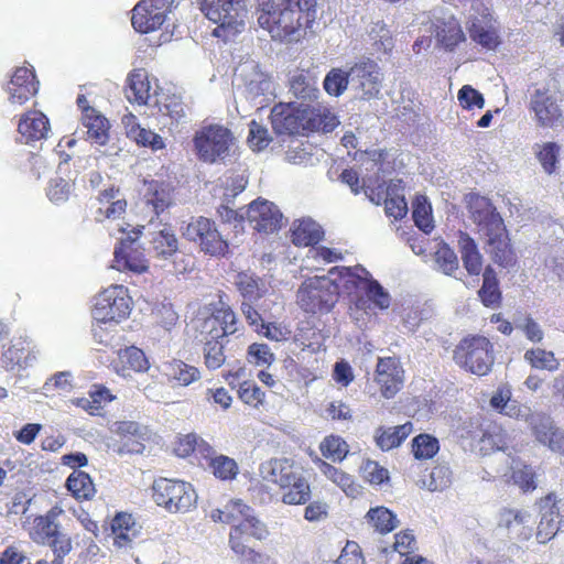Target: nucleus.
Segmentation results:
<instances>
[{
	"instance_id": "obj_56",
	"label": "nucleus",
	"mask_w": 564,
	"mask_h": 564,
	"mask_svg": "<svg viewBox=\"0 0 564 564\" xmlns=\"http://www.w3.org/2000/svg\"><path fill=\"white\" fill-rule=\"evenodd\" d=\"M325 91L330 96L341 95L348 86V73L340 68H332L323 83Z\"/></svg>"
},
{
	"instance_id": "obj_22",
	"label": "nucleus",
	"mask_w": 564,
	"mask_h": 564,
	"mask_svg": "<svg viewBox=\"0 0 564 564\" xmlns=\"http://www.w3.org/2000/svg\"><path fill=\"white\" fill-rule=\"evenodd\" d=\"M435 39L441 47L454 52L466 41L460 22L454 17L438 19L435 23Z\"/></svg>"
},
{
	"instance_id": "obj_2",
	"label": "nucleus",
	"mask_w": 564,
	"mask_h": 564,
	"mask_svg": "<svg viewBox=\"0 0 564 564\" xmlns=\"http://www.w3.org/2000/svg\"><path fill=\"white\" fill-rule=\"evenodd\" d=\"M270 123L278 135H308L311 132H330L338 126L337 117L324 106L278 102L270 111Z\"/></svg>"
},
{
	"instance_id": "obj_59",
	"label": "nucleus",
	"mask_w": 564,
	"mask_h": 564,
	"mask_svg": "<svg viewBox=\"0 0 564 564\" xmlns=\"http://www.w3.org/2000/svg\"><path fill=\"white\" fill-rule=\"evenodd\" d=\"M271 142V137L265 127L252 120L249 123L248 143L253 151L265 149Z\"/></svg>"
},
{
	"instance_id": "obj_27",
	"label": "nucleus",
	"mask_w": 564,
	"mask_h": 564,
	"mask_svg": "<svg viewBox=\"0 0 564 564\" xmlns=\"http://www.w3.org/2000/svg\"><path fill=\"white\" fill-rule=\"evenodd\" d=\"M290 91L297 99L316 100L319 96L317 74L312 69H297L290 78Z\"/></svg>"
},
{
	"instance_id": "obj_37",
	"label": "nucleus",
	"mask_w": 564,
	"mask_h": 564,
	"mask_svg": "<svg viewBox=\"0 0 564 564\" xmlns=\"http://www.w3.org/2000/svg\"><path fill=\"white\" fill-rule=\"evenodd\" d=\"M113 370L122 376L130 377L132 372H143L150 369V361L147 355H117L111 360Z\"/></svg>"
},
{
	"instance_id": "obj_60",
	"label": "nucleus",
	"mask_w": 564,
	"mask_h": 564,
	"mask_svg": "<svg viewBox=\"0 0 564 564\" xmlns=\"http://www.w3.org/2000/svg\"><path fill=\"white\" fill-rule=\"evenodd\" d=\"M457 98L459 105L464 109H473L478 108L482 109L485 107V98L481 93L471 87L470 85H464L457 94Z\"/></svg>"
},
{
	"instance_id": "obj_16",
	"label": "nucleus",
	"mask_w": 564,
	"mask_h": 564,
	"mask_svg": "<svg viewBox=\"0 0 564 564\" xmlns=\"http://www.w3.org/2000/svg\"><path fill=\"white\" fill-rule=\"evenodd\" d=\"M376 372L382 395L387 399L393 398L404 381V370L399 358L395 355L379 358Z\"/></svg>"
},
{
	"instance_id": "obj_1",
	"label": "nucleus",
	"mask_w": 564,
	"mask_h": 564,
	"mask_svg": "<svg viewBox=\"0 0 564 564\" xmlns=\"http://www.w3.org/2000/svg\"><path fill=\"white\" fill-rule=\"evenodd\" d=\"M260 7L259 25L288 43L304 39L317 14V0H261Z\"/></svg>"
},
{
	"instance_id": "obj_39",
	"label": "nucleus",
	"mask_w": 564,
	"mask_h": 564,
	"mask_svg": "<svg viewBox=\"0 0 564 564\" xmlns=\"http://www.w3.org/2000/svg\"><path fill=\"white\" fill-rule=\"evenodd\" d=\"M61 513L62 509L55 507L52 508L45 516L37 517L34 520L35 541L44 544L59 531L56 519Z\"/></svg>"
},
{
	"instance_id": "obj_51",
	"label": "nucleus",
	"mask_w": 564,
	"mask_h": 564,
	"mask_svg": "<svg viewBox=\"0 0 564 564\" xmlns=\"http://www.w3.org/2000/svg\"><path fill=\"white\" fill-rule=\"evenodd\" d=\"M319 448L326 458L334 462L343 460L349 452V445L339 436L334 435L325 437Z\"/></svg>"
},
{
	"instance_id": "obj_18",
	"label": "nucleus",
	"mask_w": 564,
	"mask_h": 564,
	"mask_svg": "<svg viewBox=\"0 0 564 564\" xmlns=\"http://www.w3.org/2000/svg\"><path fill=\"white\" fill-rule=\"evenodd\" d=\"M466 207L473 221L484 232L505 224L502 217L487 197L479 194H469L466 198Z\"/></svg>"
},
{
	"instance_id": "obj_20",
	"label": "nucleus",
	"mask_w": 564,
	"mask_h": 564,
	"mask_svg": "<svg viewBox=\"0 0 564 564\" xmlns=\"http://www.w3.org/2000/svg\"><path fill=\"white\" fill-rule=\"evenodd\" d=\"M299 471L300 468L288 458H271L259 467L261 478L278 485L281 489H286L290 480H299Z\"/></svg>"
},
{
	"instance_id": "obj_53",
	"label": "nucleus",
	"mask_w": 564,
	"mask_h": 564,
	"mask_svg": "<svg viewBox=\"0 0 564 564\" xmlns=\"http://www.w3.org/2000/svg\"><path fill=\"white\" fill-rule=\"evenodd\" d=\"M434 259L440 270L445 274H452L458 269V258L455 251L445 242L438 245Z\"/></svg>"
},
{
	"instance_id": "obj_63",
	"label": "nucleus",
	"mask_w": 564,
	"mask_h": 564,
	"mask_svg": "<svg viewBox=\"0 0 564 564\" xmlns=\"http://www.w3.org/2000/svg\"><path fill=\"white\" fill-rule=\"evenodd\" d=\"M73 184L62 177L53 178L47 188V197L51 202L58 204L68 199Z\"/></svg>"
},
{
	"instance_id": "obj_44",
	"label": "nucleus",
	"mask_w": 564,
	"mask_h": 564,
	"mask_svg": "<svg viewBox=\"0 0 564 564\" xmlns=\"http://www.w3.org/2000/svg\"><path fill=\"white\" fill-rule=\"evenodd\" d=\"M66 487L77 499H90L95 494L90 476L82 470H74L68 476Z\"/></svg>"
},
{
	"instance_id": "obj_4",
	"label": "nucleus",
	"mask_w": 564,
	"mask_h": 564,
	"mask_svg": "<svg viewBox=\"0 0 564 564\" xmlns=\"http://www.w3.org/2000/svg\"><path fill=\"white\" fill-rule=\"evenodd\" d=\"M133 306L127 286L111 284L99 291L91 300L93 326H117L129 318Z\"/></svg>"
},
{
	"instance_id": "obj_42",
	"label": "nucleus",
	"mask_w": 564,
	"mask_h": 564,
	"mask_svg": "<svg viewBox=\"0 0 564 564\" xmlns=\"http://www.w3.org/2000/svg\"><path fill=\"white\" fill-rule=\"evenodd\" d=\"M239 512L243 516V520L240 521L236 528H238L243 534H248L258 540L265 539L268 530L265 524L251 514V509L242 503H237Z\"/></svg>"
},
{
	"instance_id": "obj_35",
	"label": "nucleus",
	"mask_w": 564,
	"mask_h": 564,
	"mask_svg": "<svg viewBox=\"0 0 564 564\" xmlns=\"http://www.w3.org/2000/svg\"><path fill=\"white\" fill-rule=\"evenodd\" d=\"M145 200L156 215L163 213L172 204V187L165 182L151 181L147 184Z\"/></svg>"
},
{
	"instance_id": "obj_49",
	"label": "nucleus",
	"mask_w": 564,
	"mask_h": 564,
	"mask_svg": "<svg viewBox=\"0 0 564 564\" xmlns=\"http://www.w3.org/2000/svg\"><path fill=\"white\" fill-rule=\"evenodd\" d=\"M438 449V440L432 435L420 434L412 441V452L416 459L432 458Z\"/></svg>"
},
{
	"instance_id": "obj_6",
	"label": "nucleus",
	"mask_w": 564,
	"mask_h": 564,
	"mask_svg": "<svg viewBox=\"0 0 564 564\" xmlns=\"http://www.w3.org/2000/svg\"><path fill=\"white\" fill-rule=\"evenodd\" d=\"M183 237L194 243L199 252L210 258L223 259L230 256V243L221 235L216 223L207 217L192 218L183 229Z\"/></svg>"
},
{
	"instance_id": "obj_47",
	"label": "nucleus",
	"mask_w": 564,
	"mask_h": 564,
	"mask_svg": "<svg viewBox=\"0 0 564 564\" xmlns=\"http://www.w3.org/2000/svg\"><path fill=\"white\" fill-rule=\"evenodd\" d=\"M284 490L282 501L286 505L305 503L311 496L310 485L303 477L301 470L299 471V480H290V485Z\"/></svg>"
},
{
	"instance_id": "obj_26",
	"label": "nucleus",
	"mask_w": 564,
	"mask_h": 564,
	"mask_svg": "<svg viewBox=\"0 0 564 564\" xmlns=\"http://www.w3.org/2000/svg\"><path fill=\"white\" fill-rule=\"evenodd\" d=\"M377 204H384L386 214L395 220L402 219L408 213V203L404 195L400 193V188L395 184H379Z\"/></svg>"
},
{
	"instance_id": "obj_30",
	"label": "nucleus",
	"mask_w": 564,
	"mask_h": 564,
	"mask_svg": "<svg viewBox=\"0 0 564 564\" xmlns=\"http://www.w3.org/2000/svg\"><path fill=\"white\" fill-rule=\"evenodd\" d=\"M151 85L144 69H133L127 78L126 97L132 104L147 105Z\"/></svg>"
},
{
	"instance_id": "obj_31",
	"label": "nucleus",
	"mask_w": 564,
	"mask_h": 564,
	"mask_svg": "<svg viewBox=\"0 0 564 564\" xmlns=\"http://www.w3.org/2000/svg\"><path fill=\"white\" fill-rule=\"evenodd\" d=\"M458 248L464 268L470 275H478L482 269V256L476 241L465 231H458Z\"/></svg>"
},
{
	"instance_id": "obj_7",
	"label": "nucleus",
	"mask_w": 564,
	"mask_h": 564,
	"mask_svg": "<svg viewBox=\"0 0 564 564\" xmlns=\"http://www.w3.org/2000/svg\"><path fill=\"white\" fill-rule=\"evenodd\" d=\"M238 319L232 308L223 301L212 305V313L204 319L205 352H221L229 335L238 330Z\"/></svg>"
},
{
	"instance_id": "obj_36",
	"label": "nucleus",
	"mask_w": 564,
	"mask_h": 564,
	"mask_svg": "<svg viewBox=\"0 0 564 564\" xmlns=\"http://www.w3.org/2000/svg\"><path fill=\"white\" fill-rule=\"evenodd\" d=\"M151 246L155 257L162 259H169L178 251L177 237L175 232L167 227L153 234Z\"/></svg>"
},
{
	"instance_id": "obj_8",
	"label": "nucleus",
	"mask_w": 564,
	"mask_h": 564,
	"mask_svg": "<svg viewBox=\"0 0 564 564\" xmlns=\"http://www.w3.org/2000/svg\"><path fill=\"white\" fill-rule=\"evenodd\" d=\"M234 141L232 132L221 124L203 126L193 138L197 159L208 164L224 161L229 155Z\"/></svg>"
},
{
	"instance_id": "obj_9",
	"label": "nucleus",
	"mask_w": 564,
	"mask_h": 564,
	"mask_svg": "<svg viewBox=\"0 0 564 564\" xmlns=\"http://www.w3.org/2000/svg\"><path fill=\"white\" fill-rule=\"evenodd\" d=\"M391 296L360 264H355V307L377 314L390 307Z\"/></svg>"
},
{
	"instance_id": "obj_32",
	"label": "nucleus",
	"mask_w": 564,
	"mask_h": 564,
	"mask_svg": "<svg viewBox=\"0 0 564 564\" xmlns=\"http://www.w3.org/2000/svg\"><path fill=\"white\" fill-rule=\"evenodd\" d=\"M469 37L481 47L496 51L501 44L499 30L494 24H484L479 20H474L467 28Z\"/></svg>"
},
{
	"instance_id": "obj_25",
	"label": "nucleus",
	"mask_w": 564,
	"mask_h": 564,
	"mask_svg": "<svg viewBox=\"0 0 564 564\" xmlns=\"http://www.w3.org/2000/svg\"><path fill=\"white\" fill-rule=\"evenodd\" d=\"M99 207L96 210V221L106 219H118L127 209V200L119 197V188L111 186L101 191L97 197Z\"/></svg>"
},
{
	"instance_id": "obj_28",
	"label": "nucleus",
	"mask_w": 564,
	"mask_h": 564,
	"mask_svg": "<svg viewBox=\"0 0 564 564\" xmlns=\"http://www.w3.org/2000/svg\"><path fill=\"white\" fill-rule=\"evenodd\" d=\"M413 433V424L408 421L397 426H379L375 431L376 445L381 451H390L399 447Z\"/></svg>"
},
{
	"instance_id": "obj_61",
	"label": "nucleus",
	"mask_w": 564,
	"mask_h": 564,
	"mask_svg": "<svg viewBox=\"0 0 564 564\" xmlns=\"http://www.w3.org/2000/svg\"><path fill=\"white\" fill-rule=\"evenodd\" d=\"M511 477L513 482L525 491L535 488L532 468L521 462H517L514 466H512Z\"/></svg>"
},
{
	"instance_id": "obj_38",
	"label": "nucleus",
	"mask_w": 564,
	"mask_h": 564,
	"mask_svg": "<svg viewBox=\"0 0 564 564\" xmlns=\"http://www.w3.org/2000/svg\"><path fill=\"white\" fill-rule=\"evenodd\" d=\"M367 522L380 533H389L400 524L398 517L386 507L371 508L366 514Z\"/></svg>"
},
{
	"instance_id": "obj_40",
	"label": "nucleus",
	"mask_w": 564,
	"mask_h": 564,
	"mask_svg": "<svg viewBox=\"0 0 564 564\" xmlns=\"http://www.w3.org/2000/svg\"><path fill=\"white\" fill-rule=\"evenodd\" d=\"M457 366L477 376L487 375L492 365V355H454Z\"/></svg>"
},
{
	"instance_id": "obj_5",
	"label": "nucleus",
	"mask_w": 564,
	"mask_h": 564,
	"mask_svg": "<svg viewBox=\"0 0 564 564\" xmlns=\"http://www.w3.org/2000/svg\"><path fill=\"white\" fill-rule=\"evenodd\" d=\"M196 3L205 18L217 24L214 36L228 39L243 28L246 0H196Z\"/></svg>"
},
{
	"instance_id": "obj_21",
	"label": "nucleus",
	"mask_w": 564,
	"mask_h": 564,
	"mask_svg": "<svg viewBox=\"0 0 564 564\" xmlns=\"http://www.w3.org/2000/svg\"><path fill=\"white\" fill-rule=\"evenodd\" d=\"M541 520L538 527L536 540L546 543L558 531L562 523L560 519L561 507L554 494H550L540 501Z\"/></svg>"
},
{
	"instance_id": "obj_29",
	"label": "nucleus",
	"mask_w": 564,
	"mask_h": 564,
	"mask_svg": "<svg viewBox=\"0 0 564 564\" xmlns=\"http://www.w3.org/2000/svg\"><path fill=\"white\" fill-rule=\"evenodd\" d=\"M82 122L87 128V139L99 145H105L109 139V121L93 107L84 108Z\"/></svg>"
},
{
	"instance_id": "obj_52",
	"label": "nucleus",
	"mask_w": 564,
	"mask_h": 564,
	"mask_svg": "<svg viewBox=\"0 0 564 564\" xmlns=\"http://www.w3.org/2000/svg\"><path fill=\"white\" fill-rule=\"evenodd\" d=\"M243 533L236 527L232 528L229 535V543L232 551L253 564L263 563V555L248 547L242 541Z\"/></svg>"
},
{
	"instance_id": "obj_24",
	"label": "nucleus",
	"mask_w": 564,
	"mask_h": 564,
	"mask_svg": "<svg viewBox=\"0 0 564 564\" xmlns=\"http://www.w3.org/2000/svg\"><path fill=\"white\" fill-rule=\"evenodd\" d=\"M50 131L48 118L39 110H29L22 115L18 123V132L25 143L45 139Z\"/></svg>"
},
{
	"instance_id": "obj_34",
	"label": "nucleus",
	"mask_w": 564,
	"mask_h": 564,
	"mask_svg": "<svg viewBox=\"0 0 564 564\" xmlns=\"http://www.w3.org/2000/svg\"><path fill=\"white\" fill-rule=\"evenodd\" d=\"M480 302L486 307H497L501 304L502 294L499 288L497 274L490 265L482 273V284L478 291Z\"/></svg>"
},
{
	"instance_id": "obj_3",
	"label": "nucleus",
	"mask_w": 564,
	"mask_h": 564,
	"mask_svg": "<svg viewBox=\"0 0 564 564\" xmlns=\"http://www.w3.org/2000/svg\"><path fill=\"white\" fill-rule=\"evenodd\" d=\"M352 283L351 267H334L328 275L305 279L297 289L296 303L300 308L312 315L329 313L338 302L341 291Z\"/></svg>"
},
{
	"instance_id": "obj_58",
	"label": "nucleus",
	"mask_w": 564,
	"mask_h": 564,
	"mask_svg": "<svg viewBox=\"0 0 564 564\" xmlns=\"http://www.w3.org/2000/svg\"><path fill=\"white\" fill-rule=\"evenodd\" d=\"M560 154V147L555 142H545L541 145V149L536 152V158L541 163L543 170L547 174H552L557 164Z\"/></svg>"
},
{
	"instance_id": "obj_48",
	"label": "nucleus",
	"mask_w": 564,
	"mask_h": 564,
	"mask_svg": "<svg viewBox=\"0 0 564 564\" xmlns=\"http://www.w3.org/2000/svg\"><path fill=\"white\" fill-rule=\"evenodd\" d=\"M368 36L372 46L378 52L388 53L393 47V37L391 31L381 21L373 23L371 30L368 33Z\"/></svg>"
},
{
	"instance_id": "obj_13",
	"label": "nucleus",
	"mask_w": 564,
	"mask_h": 564,
	"mask_svg": "<svg viewBox=\"0 0 564 564\" xmlns=\"http://www.w3.org/2000/svg\"><path fill=\"white\" fill-rule=\"evenodd\" d=\"M283 215L279 207L263 198H257L248 205L246 219L260 234H273L282 227Z\"/></svg>"
},
{
	"instance_id": "obj_33",
	"label": "nucleus",
	"mask_w": 564,
	"mask_h": 564,
	"mask_svg": "<svg viewBox=\"0 0 564 564\" xmlns=\"http://www.w3.org/2000/svg\"><path fill=\"white\" fill-rule=\"evenodd\" d=\"M159 370L169 381H176L180 386H188L199 377L195 367L188 366L178 359L162 362Z\"/></svg>"
},
{
	"instance_id": "obj_50",
	"label": "nucleus",
	"mask_w": 564,
	"mask_h": 564,
	"mask_svg": "<svg viewBox=\"0 0 564 564\" xmlns=\"http://www.w3.org/2000/svg\"><path fill=\"white\" fill-rule=\"evenodd\" d=\"M209 466L214 475L221 480H231L236 478L239 471L236 460L225 455L212 458Z\"/></svg>"
},
{
	"instance_id": "obj_64",
	"label": "nucleus",
	"mask_w": 564,
	"mask_h": 564,
	"mask_svg": "<svg viewBox=\"0 0 564 564\" xmlns=\"http://www.w3.org/2000/svg\"><path fill=\"white\" fill-rule=\"evenodd\" d=\"M538 444L564 456V430L556 424Z\"/></svg>"
},
{
	"instance_id": "obj_62",
	"label": "nucleus",
	"mask_w": 564,
	"mask_h": 564,
	"mask_svg": "<svg viewBox=\"0 0 564 564\" xmlns=\"http://www.w3.org/2000/svg\"><path fill=\"white\" fill-rule=\"evenodd\" d=\"M452 482V471L446 465L435 466L430 474L427 488L430 491H441Z\"/></svg>"
},
{
	"instance_id": "obj_43",
	"label": "nucleus",
	"mask_w": 564,
	"mask_h": 564,
	"mask_svg": "<svg viewBox=\"0 0 564 564\" xmlns=\"http://www.w3.org/2000/svg\"><path fill=\"white\" fill-rule=\"evenodd\" d=\"M111 530L115 535V544L119 547L131 542L137 535V529L132 517L127 513H120L111 521Z\"/></svg>"
},
{
	"instance_id": "obj_41",
	"label": "nucleus",
	"mask_w": 564,
	"mask_h": 564,
	"mask_svg": "<svg viewBox=\"0 0 564 564\" xmlns=\"http://www.w3.org/2000/svg\"><path fill=\"white\" fill-rule=\"evenodd\" d=\"M525 424L530 435L538 444L556 425V422L551 414L534 409Z\"/></svg>"
},
{
	"instance_id": "obj_23",
	"label": "nucleus",
	"mask_w": 564,
	"mask_h": 564,
	"mask_svg": "<svg viewBox=\"0 0 564 564\" xmlns=\"http://www.w3.org/2000/svg\"><path fill=\"white\" fill-rule=\"evenodd\" d=\"M291 241L294 246L310 249L324 240L323 227L312 218L296 219L291 227Z\"/></svg>"
},
{
	"instance_id": "obj_11",
	"label": "nucleus",
	"mask_w": 564,
	"mask_h": 564,
	"mask_svg": "<svg viewBox=\"0 0 564 564\" xmlns=\"http://www.w3.org/2000/svg\"><path fill=\"white\" fill-rule=\"evenodd\" d=\"M528 108L539 128L555 129L564 121L563 108L547 88L535 89L530 96Z\"/></svg>"
},
{
	"instance_id": "obj_19",
	"label": "nucleus",
	"mask_w": 564,
	"mask_h": 564,
	"mask_svg": "<svg viewBox=\"0 0 564 564\" xmlns=\"http://www.w3.org/2000/svg\"><path fill=\"white\" fill-rule=\"evenodd\" d=\"M381 74L372 61L355 64V97L370 99L380 91Z\"/></svg>"
},
{
	"instance_id": "obj_55",
	"label": "nucleus",
	"mask_w": 564,
	"mask_h": 564,
	"mask_svg": "<svg viewBox=\"0 0 564 564\" xmlns=\"http://www.w3.org/2000/svg\"><path fill=\"white\" fill-rule=\"evenodd\" d=\"M319 470L349 497L352 494V477L326 462L319 460Z\"/></svg>"
},
{
	"instance_id": "obj_14",
	"label": "nucleus",
	"mask_w": 564,
	"mask_h": 564,
	"mask_svg": "<svg viewBox=\"0 0 564 564\" xmlns=\"http://www.w3.org/2000/svg\"><path fill=\"white\" fill-rule=\"evenodd\" d=\"M133 234L134 237L129 236L121 239L115 248V268L119 271H131L141 274L148 271L149 262L143 250L137 246L141 230L133 231Z\"/></svg>"
},
{
	"instance_id": "obj_17",
	"label": "nucleus",
	"mask_w": 564,
	"mask_h": 564,
	"mask_svg": "<svg viewBox=\"0 0 564 564\" xmlns=\"http://www.w3.org/2000/svg\"><path fill=\"white\" fill-rule=\"evenodd\" d=\"M6 91L11 104L24 105L39 91V80L36 79L35 72L25 66L17 67L7 85Z\"/></svg>"
},
{
	"instance_id": "obj_45",
	"label": "nucleus",
	"mask_w": 564,
	"mask_h": 564,
	"mask_svg": "<svg viewBox=\"0 0 564 564\" xmlns=\"http://www.w3.org/2000/svg\"><path fill=\"white\" fill-rule=\"evenodd\" d=\"M236 285L243 299L258 301L265 293L262 280L254 274L240 272L237 275Z\"/></svg>"
},
{
	"instance_id": "obj_57",
	"label": "nucleus",
	"mask_w": 564,
	"mask_h": 564,
	"mask_svg": "<svg viewBox=\"0 0 564 564\" xmlns=\"http://www.w3.org/2000/svg\"><path fill=\"white\" fill-rule=\"evenodd\" d=\"M113 432L121 436V440L129 437H139L141 440H150L151 432L144 425L134 421H119L113 424Z\"/></svg>"
},
{
	"instance_id": "obj_15",
	"label": "nucleus",
	"mask_w": 564,
	"mask_h": 564,
	"mask_svg": "<svg viewBox=\"0 0 564 564\" xmlns=\"http://www.w3.org/2000/svg\"><path fill=\"white\" fill-rule=\"evenodd\" d=\"M487 237L486 252L490 256L491 260L501 268L516 267L518 259L511 246L508 230L505 224L497 228L488 229L485 232Z\"/></svg>"
},
{
	"instance_id": "obj_46",
	"label": "nucleus",
	"mask_w": 564,
	"mask_h": 564,
	"mask_svg": "<svg viewBox=\"0 0 564 564\" xmlns=\"http://www.w3.org/2000/svg\"><path fill=\"white\" fill-rule=\"evenodd\" d=\"M156 106L162 116L171 118L174 122H178L185 117V105L176 95L162 94L156 99Z\"/></svg>"
},
{
	"instance_id": "obj_12",
	"label": "nucleus",
	"mask_w": 564,
	"mask_h": 564,
	"mask_svg": "<svg viewBox=\"0 0 564 564\" xmlns=\"http://www.w3.org/2000/svg\"><path fill=\"white\" fill-rule=\"evenodd\" d=\"M174 0H141L132 10L133 29L142 34L153 32L162 26Z\"/></svg>"
},
{
	"instance_id": "obj_54",
	"label": "nucleus",
	"mask_w": 564,
	"mask_h": 564,
	"mask_svg": "<svg viewBox=\"0 0 564 564\" xmlns=\"http://www.w3.org/2000/svg\"><path fill=\"white\" fill-rule=\"evenodd\" d=\"M128 135L135 140L138 144L150 147L152 150H161L165 147L161 135L139 124L132 126L128 131Z\"/></svg>"
},
{
	"instance_id": "obj_10",
	"label": "nucleus",
	"mask_w": 564,
	"mask_h": 564,
	"mask_svg": "<svg viewBox=\"0 0 564 564\" xmlns=\"http://www.w3.org/2000/svg\"><path fill=\"white\" fill-rule=\"evenodd\" d=\"M153 499L171 512H185L194 506L197 496L188 482L160 478L153 484Z\"/></svg>"
}]
</instances>
